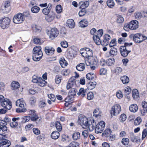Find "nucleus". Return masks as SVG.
<instances>
[{
  "instance_id": "nucleus-23",
  "label": "nucleus",
  "mask_w": 147,
  "mask_h": 147,
  "mask_svg": "<svg viewBox=\"0 0 147 147\" xmlns=\"http://www.w3.org/2000/svg\"><path fill=\"white\" fill-rule=\"evenodd\" d=\"M54 14L52 13L46 16L45 19L47 22H51L54 19Z\"/></svg>"
},
{
  "instance_id": "nucleus-42",
  "label": "nucleus",
  "mask_w": 147,
  "mask_h": 147,
  "mask_svg": "<svg viewBox=\"0 0 147 147\" xmlns=\"http://www.w3.org/2000/svg\"><path fill=\"white\" fill-rule=\"evenodd\" d=\"M117 49L113 47L111 49L110 53L111 55L114 56L117 55Z\"/></svg>"
},
{
  "instance_id": "nucleus-8",
  "label": "nucleus",
  "mask_w": 147,
  "mask_h": 147,
  "mask_svg": "<svg viewBox=\"0 0 147 147\" xmlns=\"http://www.w3.org/2000/svg\"><path fill=\"white\" fill-rule=\"evenodd\" d=\"M105 123L103 121H101L99 122L96 125L95 128V131L96 133H99L102 132L104 129Z\"/></svg>"
},
{
  "instance_id": "nucleus-10",
  "label": "nucleus",
  "mask_w": 147,
  "mask_h": 147,
  "mask_svg": "<svg viewBox=\"0 0 147 147\" xmlns=\"http://www.w3.org/2000/svg\"><path fill=\"white\" fill-rule=\"evenodd\" d=\"M98 62L97 59L93 57L90 59H87L85 60V63L86 65L88 66L89 65H97Z\"/></svg>"
},
{
  "instance_id": "nucleus-18",
  "label": "nucleus",
  "mask_w": 147,
  "mask_h": 147,
  "mask_svg": "<svg viewBox=\"0 0 147 147\" xmlns=\"http://www.w3.org/2000/svg\"><path fill=\"white\" fill-rule=\"evenodd\" d=\"M89 2L88 1H81L79 3V8L82 9H85L89 5Z\"/></svg>"
},
{
  "instance_id": "nucleus-35",
  "label": "nucleus",
  "mask_w": 147,
  "mask_h": 147,
  "mask_svg": "<svg viewBox=\"0 0 147 147\" xmlns=\"http://www.w3.org/2000/svg\"><path fill=\"white\" fill-rule=\"evenodd\" d=\"M49 5L46 8H45L42 9V12L43 14L47 15H48L50 11V9L51 8L52 5H51L49 7Z\"/></svg>"
},
{
  "instance_id": "nucleus-37",
  "label": "nucleus",
  "mask_w": 147,
  "mask_h": 147,
  "mask_svg": "<svg viewBox=\"0 0 147 147\" xmlns=\"http://www.w3.org/2000/svg\"><path fill=\"white\" fill-rule=\"evenodd\" d=\"M101 112L99 109H96L94 110L93 114L94 116L95 117H97L101 116Z\"/></svg>"
},
{
  "instance_id": "nucleus-43",
  "label": "nucleus",
  "mask_w": 147,
  "mask_h": 147,
  "mask_svg": "<svg viewBox=\"0 0 147 147\" xmlns=\"http://www.w3.org/2000/svg\"><path fill=\"white\" fill-rule=\"evenodd\" d=\"M93 123H94V122L93 121V123H92V121H91V123H89L88 124V125L87 126H86L85 127V128L86 127L88 128L89 129L90 131H92L94 128V126Z\"/></svg>"
},
{
  "instance_id": "nucleus-4",
  "label": "nucleus",
  "mask_w": 147,
  "mask_h": 147,
  "mask_svg": "<svg viewBox=\"0 0 147 147\" xmlns=\"http://www.w3.org/2000/svg\"><path fill=\"white\" fill-rule=\"evenodd\" d=\"M138 22L136 20L131 21L128 24H125L123 28L125 31H128L129 29L135 30L138 27Z\"/></svg>"
},
{
  "instance_id": "nucleus-17",
  "label": "nucleus",
  "mask_w": 147,
  "mask_h": 147,
  "mask_svg": "<svg viewBox=\"0 0 147 147\" xmlns=\"http://www.w3.org/2000/svg\"><path fill=\"white\" fill-rule=\"evenodd\" d=\"M111 37L108 34H106L104 36L103 39L102 40V45L105 46L108 44V41L110 39Z\"/></svg>"
},
{
  "instance_id": "nucleus-54",
  "label": "nucleus",
  "mask_w": 147,
  "mask_h": 147,
  "mask_svg": "<svg viewBox=\"0 0 147 147\" xmlns=\"http://www.w3.org/2000/svg\"><path fill=\"white\" fill-rule=\"evenodd\" d=\"M70 146L71 147H79V144L75 142H72L69 144Z\"/></svg>"
},
{
  "instance_id": "nucleus-63",
  "label": "nucleus",
  "mask_w": 147,
  "mask_h": 147,
  "mask_svg": "<svg viewBox=\"0 0 147 147\" xmlns=\"http://www.w3.org/2000/svg\"><path fill=\"white\" fill-rule=\"evenodd\" d=\"M61 47L64 48H66L68 47V44L66 41H63L61 42Z\"/></svg>"
},
{
  "instance_id": "nucleus-26",
  "label": "nucleus",
  "mask_w": 147,
  "mask_h": 147,
  "mask_svg": "<svg viewBox=\"0 0 147 147\" xmlns=\"http://www.w3.org/2000/svg\"><path fill=\"white\" fill-rule=\"evenodd\" d=\"M88 22L86 20H81L79 23V26L81 27H85L88 25Z\"/></svg>"
},
{
  "instance_id": "nucleus-45",
  "label": "nucleus",
  "mask_w": 147,
  "mask_h": 147,
  "mask_svg": "<svg viewBox=\"0 0 147 147\" xmlns=\"http://www.w3.org/2000/svg\"><path fill=\"white\" fill-rule=\"evenodd\" d=\"M114 62V59L113 58L109 59L107 60L106 63L108 65L111 66L113 65Z\"/></svg>"
},
{
  "instance_id": "nucleus-3",
  "label": "nucleus",
  "mask_w": 147,
  "mask_h": 147,
  "mask_svg": "<svg viewBox=\"0 0 147 147\" xmlns=\"http://www.w3.org/2000/svg\"><path fill=\"white\" fill-rule=\"evenodd\" d=\"M129 37L130 38H133V40L137 43H141L147 39L146 36L140 33H137L135 34H131Z\"/></svg>"
},
{
  "instance_id": "nucleus-33",
  "label": "nucleus",
  "mask_w": 147,
  "mask_h": 147,
  "mask_svg": "<svg viewBox=\"0 0 147 147\" xmlns=\"http://www.w3.org/2000/svg\"><path fill=\"white\" fill-rule=\"evenodd\" d=\"M85 67V65L84 63H81L76 67L77 69L80 71H82L84 70Z\"/></svg>"
},
{
  "instance_id": "nucleus-15",
  "label": "nucleus",
  "mask_w": 147,
  "mask_h": 147,
  "mask_svg": "<svg viewBox=\"0 0 147 147\" xmlns=\"http://www.w3.org/2000/svg\"><path fill=\"white\" fill-rule=\"evenodd\" d=\"M28 114L32 121H35L38 118V116L36 114V112L34 110H30L29 111H28Z\"/></svg>"
},
{
  "instance_id": "nucleus-44",
  "label": "nucleus",
  "mask_w": 147,
  "mask_h": 147,
  "mask_svg": "<svg viewBox=\"0 0 147 147\" xmlns=\"http://www.w3.org/2000/svg\"><path fill=\"white\" fill-rule=\"evenodd\" d=\"M40 8L37 6H34L31 8V11L34 13H38L39 10Z\"/></svg>"
},
{
  "instance_id": "nucleus-60",
  "label": "nucleus",
  "mask_w": 147,
  "mask_h": 147,
  "mask_svg": "<svg viewBox=\"0 0 147 147\" xmlns=\"http://www.w3.org/2000/svg\"><path fill=\"white\" fill-rule=\"evenodd\" d=\"M30 70V68L27 66L24 67H22L21 71L23 73H25L29 71Z\"/></svg>"
},
{
  "instance_id": "nucleus-57",
  "label": "nucleus",
  "mask_w": 147,
  "mask_h": 147,
  "mask_svg": "<svg viewBox=\"0 0 147 147\" xmlns=\"http://www.w3.org/2000/svg\"><path fill=\"white\" fill-rule=\"evenodd\" d=\"M86 56H87V59H90L92 57V50H90L89 51L86 52Z\"/></svg>"
},
{
  "instance_id": "nucleus-34",
  "label": "nucleus",
  "mask_w": 147,
  "mask_h": 147,
  "mask_svg": "<svg viewBox=\"0 0 147 147\" xmlns=\"http://www.w3.org/2000/svg\"><path fill=\"white\" fill-rule=\"evenodd\" d=\"M38 84L41 87L44 86L47 84V82L41 78H39Z\"/></svg>"
},
{
  "instance_id": "nucleus-27",
  "label": "nucleus",
  "mask_w": 147,
  "mask_h": 147,
  "mask_svg": "<svg viewBox=\"0 0 147 147\" xmlns=\"http://www.w3.org/2000/svg\"><path fill=\"white\" fill-rule=\"evenodd\" d=\"M96 84L95 82H89L87 85L88 88L89 90L93 89L95 87Z\"/></svg>"
},
{
  "instance_id": "nucleus-19",
  "label": "nucleus",
  "mask_w": 147,
  "mask_h": 147,
  "mask_svg": "<svg viewBox=\"0 0 147 147\" xmlns=\"http://www.w3.org/2000/svg\"><path fill=\"white\" fill-rule=\"evenodd\" d=\"M125 48L124 47H120V51L122 56L124 57H127L129 53H130L131 51H127L126 50Z\"/></svg>"
},
{
  "instance_id": "nucleus-52",
  "label": "nucleus",
  "mask_w": 147,
  "mask_h": 147,
  "mask_svg": "<svg viewBox=\"0 0 147 147\" xmlns=\"http://www.w3.org/2000/svg\"><path fill=\"white\" fill-rule=\"evenodd\" d=\"M94 97V94L92 92H89L87 94V99L88 100L92 99Z\"/></svg>"
},
{
  "instance_id": "nucleus-20",
  "label": "nucleus",
  "mask_w": 147,
  "mask_h": 147,
  "mask_svg": "<svg viewBox=\"0 0 147 147\" xmlns=\"http://www.w3.org/2000/svg\"><path fill=\"white\" fill-rule=\"evenodd\" d=\"M11 86L12 90H15L19 88L20 85L18 82L14 81L11 83Z\"/></svg>"
},
{
  "instance_id": "nucleus-22",
  "label": "nucleus",
  "mask_w": 147,
  "mask_h": 147,
  "mask_svg": "<svg viewBox=\"0 0 147 147\" xmlns=\"http://www.w3.org/2000/svg\"><path fill=\"white\" fill-rule=\"evenodd\" d=\"M67 26L71 28H74L75 26L74 20L71 19L68 20L67 21Z\"/></svg>"
},
{
  "instance_id": "nucleus-55",
  "label": "nucleus",
  "mask_w": 147,
  "mask_h": 147,
  "mask_svg": "<svg viewBox=\"0 0 147 147\" xmlns=\"http://www.w3.org/2000/svg\"><path fill=\"white\" fill-rule=\"evenodd\" d=\"M142 120L140 117H138L135 120L134 125H139L141 122Z\"/></svg>"
},
{
  "instance_id": "nucleus-62",
  "label": "nucleus",
  "mask_w": 147,
  "mask_h": 147,
  "mask_svg": "<svg viewBox=\"0 0 147 147\" xmlns=\"http://www.w3.org/2000/svg\"><path fill=\"white\" fill-rule=\"evenodd\" d=\"M56 11L57 13H59L61 12L62 9L60 5H57L56 7Z\"/></svg>"
},
{
  "instance_id": "nucleus-30",
  "label": "nucleus",
  "mask_w": 147,
  "mask_h": 147,
  "mask_svg": "<svg viewBox=\"0 0 147 147\" xmlns=\"http://www.w3.org/2000/svg\"><path fill=\"white\" fill-rule=\"evenodd\" d=\"M59 62L60 65L62 67H65L68 64L67 61L64 58H61L59 60Z\"/></svg>"
},
{
  "instance_id": "nucleus-39",
  "label": "nucleus",
  "mask_w": 147,
  "mask_h": 147,
  "mask_svg": "<svg viewBox=\"0 0 147 147\" xmlns=\"http://www.w3.org/2000/svg\"><path fill=\"white\" fill-rule=\"evenodd\" d=\"M77 91V90L75 88H71L68 93L69 96H74L76 95Z\"/></svg>"
},
{
  "instance_id": "nucleus-50",
  "label": "nucleus",
  "mask_w": 147,
  "mask_h": 147,
  "mask_svg": "<svg viewBox=\"0 0 147 147\" xmlns=\"http://www.w3.org/2000/svg\"><path fill=\"white\" fill-rule=\"evenodd\" d=\"M55 127L59 131H61L62 129L61 124L59 122L57 121L55 123Z\"/></svg>"
},
{
  "instance_id": "nucleus-56",
  "label": "nucleus",
  "mask_w": 147,
  "mask_h": 147,
  "mask_svg": "<svg viewBox=\"0 0 147 147\" xmlns=\"http://www.w3.org/2000/svg\"><path fill=\"white\" fill-rule=\"evenodd\" d=\"M33 42L35 44L40 45L42 43L41 42L40 39L38 37L34 38L33 40Z\"/></svg>"
},
{
  "instance_id": "nucleus-40",
  "label": "nucleus",
  "mask_w": 147,
  "mask_h": 147,
  "mask_svg": "<svg viewBox=\"0 0 147 147\" xmlns=\"http://www.w3.org/2000/svg\"><path fill=\"white\" fill-rule=\"evenodd\" d=\"M32 27L33 31L39 33L41 31V27L39 26L34 25Z\"/></svg>"
},
{
  "instance_id": "nucleus-6",
  "label": "nucleus",
  "mask_w": 147,
  "mask_h": 147,
  "mask_svg": "<svg viewBox=\"0 0 147 147\" xmlns=\"http://www.w3.org/2000/svg\"><path fill=\"white\" fill-rule=\"evenodd\" d=\"M79 124L81 125L82 127L84 128L86 126L88 125L89 123H91V120H88L87 117L83 115H80L79 117V119L78 121Z\"/></svg>"
},
{
  "instance_id": "nucleus-31",
  "label": "nucleus",
  "mask_w": 147,
  "mask_h": 147,
  "mask_svg": "<svg viewBox=\"0 0 147 147\" xmlns=\"http://www.w3.org/2000/svg\"><path fill=\"white\" fill-rule=\"evenodd\" d=\"M59 133L56 131H53L51 134V138L55 140L57 139L59 136Z\"/></svg>"
},
{
  "instance_id": "nucleus-11",
  "label": "nucleus",
  "mask_w": 147,
  "mask_h": 147,
  "mask_svg": "<svg viewBox=\"0 0 147 147\" xmlns=\"http://www.w3.org/2000/svg\"><path fill=\"white\" fill-rule=\"evenodd\" d=\"M1 8L2 10L7 13H8L11 10L10 2L8 1L5 2L2 5Z\"/></svg>"
},
{
  "instance_id": "nucleus-28",
  "label": "nucleus",
  "mask_w": 147,
  "mask_h": 147,
  "mask_svg": "<svg viewBox=\"0 0 147 147\" xmlns=\"http://www.w3.org/2000/svg\"><path fill=\"white\" fill-rule=\"evenodd\" d=\"M132 95L133 98L134 99H138L139 94L138 90L136 89H134L132 91Z\"/></svg>"
},
{
  "instance_id": "nucleus-5",
  "label": "nucleus",
  "mask_w": 147,
  "mask_h": 147,
  "mask_svg": "<svg viewBox=\"0 0 147 147\" xmlns=\"http://www.w3.org/2000/svg\"><path fill=\"white\" fill-rule=\"evenodd\" d=\"M27 15L24 13H19L14 16L13 19V22L15 24H20L22 23L24 20L25 16H28L29 15L28 12H26Z\"/></svg>"
},
{
  "instance_id": "nucleus-21",
  "label": "nucleus",
  "mask_w": 147,
  "mask_h": 147,
  "mask_svg": "<svg viewBox=\"0 0 147 147\" xmlns=\"http://www.w3.org/2000/svg\"><path fill=\"white\" fill-rule=\"evenodd\" d=\"M86 90L84 88H81L79 90V92L77 93L78 95L81 96L82 97H84L87 94Z\"/></svg>"
},
{
  "instance_id": "nucleus-16",
  "label": "nucleus",
  "mask_w": 147,
  "mask_h": 147,
  "mask_svg": "<svg viewBox=\"0 0 147 147\" xmlns=\"http://www.w3.org/2000/svg\"><path fill=\"white\" fill-rule=\"evenodd\" d=\"M45 51L47 55H52L54 53L55 50L52 47H46L45 48Z\"/></svg>"
},
{
  "instance_id": "nucleus-53",
  "label": "nucleus",
  "mask_w": 147,
  "mask_h": 147,
  "mask_svg": "<svg viewBox=\"0 0 147 147\" xmlns=\"http://www.w3.org/2000/svg\"><path fill=\"white\" fill-rule=\"evenodd\" d=\"M117 21L119 23H122L124 21V19L121 16L118 15L117 16Z\"/></svg>"
},
{
  "instance_id": "nucleus-61",
  "label": "nucleus",
  "mask_w": 147,
  "mask_h": 147,
  "mask_svg": "<svg viewBox=\"0 0 147 147\" xmlns=\"http://www.w3.org/2000/svg\"><path fill=\"white\" fill-rule=\"evenodd\" d=\"M135 17L137 19H140L142 16V15L140 12H137L135 13Z\"/></svg>"
},
{
  "instance_id": "nucleus-58",
  "label": "nucleus",
  "mask_w": 147,
  "mask_h": 147,
  "mask_svg": "<svg viewBox=\"0 0 147 147\" xmlns=\"http://www.w3.org/2000/svg\"><path fill=\"white\" fill-rule=\"evenodd\" d=\"M103 34V30L102 29H100L98 30L97 32V34L95 35L94 36H96L99 37H101Z\"/></svg>"
},
{
  "instance_id": "nucleus-2",
  "label": "nucleus",
  "mask_w": 147,
  "mask_h": 147,
  "mask_svg": "<svg viewBox=\"0 0 147 147\" xmlns=\"http://www.w3.org/2000/svg\"><path fill=\"white\" fill-rule=\"evenodd\" d=\"M16 105L19 107V108L16 109L17 112H25L26 111V104L23 98L17 100L16 102Z\"/></svg>"
},
{
  "instance_id": "nucleus-36",
  "label": "nucleus",
  "mask_w": 147,
  "mask_h": 147,
  "mask_svg": "<svg viewBox=\"0 0 147 147\" xmlns=\"http://www.w3.org/2000/svg\"><path fill=\"white\" fill-rule=\"evenodd\" d=\"M0 124L1 125V126L3 127V130L4 131H7V128L6 126L7 124V123L5 121L0 120Z\"/></svg>"
},
{
  "instance_id": "nucleus-48",
  "label": "nucleus",
  "mask_w": 147,
  "mask_h": 147,
  "mask_svg": "<svg viewBox=\"0 0 147 147\" xmlns=\"http://www.w3.org/2000/svg\"><path fill=\"white\" fill-rule=\"evenodd\" d=\"M127 119L126 115L125 114H122L120 116L119 120L121 122H123Z\"/></svg>"
},
{
  "instance_id": "nucleus-7",
  "label": "nucleus",
  "mask_w": 147,
  "mask_h": 147,
  "mask_svg": "<svg viewBox=\"0 0 147 147\" xmlns=\"http://www.w3.org/2000/svg\"><path fill=\"white\" fill-rule=\"evenodd\" d=\"M121 111L120 106L119 104H116L113 105L112 107L111 114L112 116L117 115Z\"/></svg>"
},
{
  "instance_id": "nucleus-51",
  "label": "nucleus",
  "mask_w": 147,
  "mask_h": 147,
  "mask_svg": "<svg viewBox=\"0 0 147 147\" xmlns=\"http://www.w3.org/2000/svg\"><path fill=\"white\" fill-rule=\"evenodd\" d=\"M130 138L131 141L134 142H137L138 140H137V137L135 136L133 133L130 134Z\"/></svg>"
},
{
  "instance_id": "nucleus-49",
  "label": "nucleus",
  "mask_w": 147,
  "mask_h": 147,
  "mask_svg": "<svg viewBox=\"0 0 147 147\" xmlns=\"http://www.w3.org/2000/svg\"><path fill=\"white\" fill-rule=\"evenodd\" d=\"M131 91V89L130 87L127 86L124 89V92L125 96L130 94Z\"/></svg>"
},
{
  "instance_id": "nucleus-59",
  "label": "nucleus",
  "mask_w": 147,
  "mask_h": 147,
  "mask_svg": "<svg viewBox=\"0 0 147 147\" xmlns=\"http://www.w3.org/2000/svg\"><path fill=\"white\" fill-rule=\"evenodd\" d=\"M121 142L124 145H127L129 143V140L127 138H123Z\"/></svg>"
},
{
  "instance_id": "nucleus-14",
  "label": "nucleus",
  "mask_w": 147,
  "mask_h": 147,
  "mask_svg": "<svg viewBox=\"0 0 147 147\" xmlns=\"http://www.w3.org/2000/svg\"><path fill=\"white\" fill-rule=\"evenodd\" d=\"M11 145L10 141L3 138L0 139V147H9Z\"/></svg>"
},
{
  "instance_id": "nucleus-12",
  "label": "nucleus",
  "mask_w": 147,
  "mask_h": 147,
  "mask_svg": "<svg viewBox=\"0 0 147 147\" xmlns=\"http://www.w3.org/2000/svg\"><path fill=\"white\" fill-rule=\"evenodd\" d=\"M1 105L7 109H10L12 107V104L8 99L5 98L0 103Z\"/></svg>"
},
{
  "instance_id": "nucleus-29",
  "label": "nucleus",
  "mask_w": 147,
  "mask_h": 147,
  "mask_svg": "<svg viewBox=\"0 0 147 147\" xmlns=\"http://www.w3.org/2000/svg\"><path fill=\"white\" fill-rule=\"evenodd\" d=\"M94 41L97 45L101 44L102 45V40H101L100 38L96 36H94L93 37Z\"/></svg>"
},
{
  "instance_id": "nucleus-1",
  "label": "nucleus",
  "mask_w": 147,
  "mask_h": 147,
  "mask_svg": "<svg viewBox=\"0 0 147 147\" xmlns=\"http://www.w3.org/2000/svg\"><path fill=\"white\" fill-rule=\"evenodd\" d=\"M41 47L36 46L33 50L32 59L34 61H38L41 59L43 56Z\"/></svg>"
},
{
  "instance_id": "nucleus-41",
  "label": "nucleus",
  "mask_w": 147,
  "mask_h": 147,
  "mask_svg": "<svg viewBox=\"0 0 147 147\" xmlns=\"http://www.w3.org/2000/svg\"><path fill=\"white\" fill-rule=\"evenodd\" d=\"M95 77V75L93 73H90L88 74L86 76V77L87 79L89 80H92L94 79Z\"/></svg>"
},
{
  "instance_id": "nucleus-25",
  "label": "nucleus",
  "mask_w": 147,
  "mask_h": 147,
  "mask_svg": "<svg viewBox=\"0 0 147 147\" xmlns=\"http://www.w3.org/2000/svg\"><path fill=\"white\" fill-rule=\"evenodd\" d=\"M111 132V130L110 129H106L102 133V135L103 137H107L110 136Z\"/></svg>"
},
{
  "instance_id": "nucleus-32",
  "label": "nucleus",
  "mask_w": 147,
  "mask_h": 147,
  "mask_svg": "<svg viewBox=\"0 0 147 147\" xmlns=\"http://www.w3.org/2000/svg\"><path fill=\"white\" fill-rule=\"evenodd\" d=\"M121 80L123 83L124 84L128 83L129 81V78L126 76L121 77Z\"/></svg>"
},
{
  "instance_id": "nucleus-24",
  "label": "nucleus",
  "mask_w": 147,
  "mask_h": 147,
  "mask_svg": "<svg viewBox=\"0 0 147 147\" xmlns=\"http://www.w3.org/2000/svg\"><path fill=\"white\" fill-rule=\"evenodd\" d=\"M138 109V107L136 104H132L129 107V109L130 111L132 112H136Z\"/></svg>"
},
{
  "instance_id": "nucleus-46",
  "label": "nucleus",
  "mask_w": 147,
  "mask_h": 147,
  "mask_svg": "<svg viewBox=\"0 0 147 147\" xmlns=\"http://www.w3.org/2000/svg\"><path fill=\"white\" fill-rule=\"evenodd\" d=\"M107 3V6L110 8H112L115 5V3L112 0H108Z\"/></svg>"
},
{
  "instance_id": "nucleus-47",
  "label": "nucleus",
  "mask_w": 147,
  "mask_h": 147,
  "mask_svg": "<svg viewBox=\"0 0 147 147\" xmlns=\"http://www.w3.org/2000/svg\"><path fill=\"white\" fill-rule=\"evenodd\" d=\"M36 98L34 96L31 97L30 99L29 102L31 105L34 106L36 102Z\"/></svg>"
},
{
  "instance_id": "nucleus-38",
  "label": "nucleus",
  "mask_w": 147,
  "mask_h": 147,
  "mask_svg": "<svg viewBox=\"0 0 147 147\" xmlns=\"http://www.w3.org/2000/svg\"><path fill=\"white\" fill-rule=\"evenodd\" d=\"M80 137V134L79 132H75L72 135V138L74 140H77L79 139Z\"/></svg>"
},
{
  "instance_id": "nucleus-64",
  "label": "nucleus",
  "mask_w": 147,
  "mask_h": 147,
  "mask_svg": "<svg viewBox=\"0 0 147 147\" xmlns=\"http://www.w3.org/2000/svg\"><path fill=\"white\" fill-rule=\"evenodd\" d=\"M48 97L53 102H54L56 98L55 95L53 94H48Z\"/></svg>"
},
{
  "instance_id": "nucleus-9",
  "label": "nucleus",
  "mask_w": 147,
  "mask_h": 147,
  "mask_svg": "<svg viewBox=\"0 0 147 147\" xmlns=\"http://www.w3.org/2000/svg\"><path fill=\"white\" fill-rule=\"evenodd\" d=\"M10 20L8 17L3 18L0 20V26L3 29L8 27Z\"/></svg>"
},
{
  "instance_id": "nucleus-13",
  "label": "nucleus",
  "mask_w": 147,
  "mask_h": 147,
  "mask_svg": "<svg viewBox=\"0 0 147 147\" xmlns=\"http://www.w3.org/2000/svg\"><path fill=\"white\" fill-rule=\"evenodd\" d=\"M59 33V31L56 28L51 29V31L49 32V33L50 34V38L52 40L54 39L55 37H57Z\"/></svg>"
}]
</instances>
